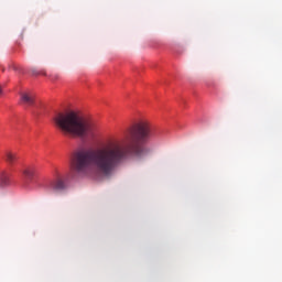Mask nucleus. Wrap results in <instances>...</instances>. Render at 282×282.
<instances>
[{
	"mask_svg": "<svg viewBox=\"0 0 282 282\" xmlns=\"http://www.w3.org/2000/svg\"><path fill=\"white\" fill-rule=\"evenodd\" d=\"M127 158L129 150L124 142L113 138L95 150L82 149L75 152L72 171L80 177H89L93 173L98 177H111Z\"/></svg>",
	"mask_w": 282,
	"mask_h": 282,
	"instance_id": "1",
	"label": "nucleus"
},
{
	"mask_svg": "<svg viewBox=\"0 0 282 282\" xmlns=\"http://www.w3.org/2000/svg\"><path fill=\"white\" fill-rule=\"evenodd\" d=\"M53 122L63 135L69 138H94L98 129L94 121L76 111L59 112L54 117Z\"/></svg>",
	"mask_w": 282,
	"mask_h": 282,
	"instance_id": "2",
	"label": "nucleus"
},
{
	"mask_svg": "<svg viewBox=\"0 0 282 282\" xmlns=\"http://www.w3.org/2000/svg\"><path fill=\"white\" fill-rule=\"evenodd\" d=\"M153 138V128L148 120H140L132 124L127 133L126 140L130 143V150L134 158H147L149 149L145 147L147 142Z\"/></svg>",
	"mask_w": 282,
	"mask_h": 282,
	"instance_id": "3",
	"label": "nucleus"
},
{
	"mask_svg": "<svg viewBox=\"0 0 282 282\" xmlns=\"http://www.w3.org/2000/svg\"><path fill=\"white\" fill-rule=\"evenodd\" d=\"M65 188H66L65 182L62 181L59 177H57L54 181H51L47 185V189L51 193H63Z\"/></svg>",
	"mask_w": 282,
	"mask_h": 282,
	"instance_id": "4",
	"label": "nucleus"
},
{
	"mask_svg": "<svg viewBox=\"0 0 282 282\" xmlns=\"http://www.w3.org/2000/svg\"><path fill=\"white\" fill-rule=\"evenodd\" d=\"M20 100L22 105L32 107V105H34V95H32V93H21Z\"/></svg>",
	"mask_w": 282,
	"mask_h": 282,
	"instance_id": "5",
	"label": "nucleus"
},
{
	"mask_svg": "<svg viewBox=\"0 0 282 282\" xmlns=\"http://www.w3.org/2000/svg\"><path fill=\"white\" fill-rule=\"evenodd\" d=\"M18 160H19V156L14 152H7L4 155V162H7L9 166H14Z\"/></svg>",
	"mask_w": 282,
	"mask_h": 282,
	"instance_id": "6",
	"label": "nucleus"
},
{
	"mask_svg": "<svg viewBox=\"0 0 282 282\" xmlns=\"http://www.w3.org/2000/svg\"><path fill=\"white\" fill-rule=\"evenodd\" d=\"M22 175L24 177V181L28 183L32 181V177H34V170L25 169L22 171Z\"/></svg>",
	"mask_w": 282,
	"mask_h": 282,
	"instance_id": "7",
	"label": "nucleus"
},
{
	"mask_svg": "<svg viewBox=\"0 0 282 282\" xmlns=\"http://www.w3.org/2000/svg\"><path fill=\"white\" fill-rule=\"evenodd\" d=\"M10 184V178L6 172L0 174V186H8Z\"/></svg>",
	"mask_w": 282,
	"mask_h": 282,
	"instance_id": "8",
	"label": "nucleus"
},
{
	"mask_svg": "<svg viewBox=\"0 0 282 282\" xmlns=\"http://www.w3.org/2000/svg\"><path fill=\"white\" fill-rule=\"evenodd\" d=\"M3 94V88L0 86V96Z\"/></svg>",
	"mask_w": 282,
	"mask_h": 282,
	"instance_id": "9",
	"label": "nucleus"
},
{
	"mask_svg": "<svg viewBox=\"0 0 282 282\" xmlns=\"http://www.w3.org/2000/svg\"><path fill=\"white\" fill-rule=\"evenodd\" d=\"M13 69L17 72V70L19 69V67H17V66H13Z\"/></svg>",
	"mask_w": 282,
	"mask_h": 282,
	"instance_id": "10",
	"label": "nucleus"
}]
</instances>
